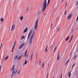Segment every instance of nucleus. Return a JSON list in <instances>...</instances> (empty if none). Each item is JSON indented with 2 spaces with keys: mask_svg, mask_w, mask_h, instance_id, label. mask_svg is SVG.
<instances>
[{
  "mask_svg": "<svg viewBox=\"0 0 78 78\" xmlns=\"http://www.w3.org/2000/svg\"><path fill=\"white\" fill-rule=\"evenodd\" d=\"M35 33H36V30H31L29 32L27 37V40L28 41V39H29V38H30L29 41L30 44H32V42H33V39L34 36L35 35Z\"/></svg>",
  "mask_w": 78,
  "mask_h": 78,
  "instance_id": "obj_1",
  "label": "nucleus"
},
{
  "mask_svg": "<svg viewBox=\"0 0 78 78\" xmlns=\"http://www.w3.org/2000/svg\"><path fill=\"white\" fill-rule=\"evenodd\" d=\"M50 0H48V3H47V0H44V1L42 4V12H41V14H42V13L45 11V10L46 8H47V5H48L49 3H50Z\"/></svg>",
  "mask_w": 78,
  "mask_h": 78,
  "instance_id": "obj_2",
  "label": "nucleus"
},
{
  "mask_svg": "<svg viewBox=\"0 0 78 78\" xmlns=\"http://www.w3.org/2000/svg\"><path fill=\"white\" fill-rule=\"evenodd\" d=\"M38 24V19H37L36 21L35 22V25L34 29L35 30H37V25Z\"/></svg>",
  "mask_w": 78,
  "mask_h": 78,
  "instance_id": "obj_3",
  "label": "nucleus"
},
{
  "mask_svg": "<svg viewBox=\"0 0 78 78\" xmlns=\"http://www.w3.org/2000/svg\"><path fill=\"white\" fill-rule=\"evenodd\" d=\"M72 17V13H70L68 16L67 19V20H69Z\"/></svg>",
  "mask_w": 78,
  "mask_h": 78,
  "instance_id": "obj_4",
  "label": "nucleus"
},
{
  "mask_svg": "<svg viewBox=\"0 0 78 78\" xmlns=\"http://www.w3.org/2000/svg\"><path fill=\"white\" fill-rule=\"evenodd\" d=\"M16 41H15V42L14 43V44L12 46V50L11 51V52L12 53L13 52V50L14 49V48L15 47V46H16Z\"/></svg>",
  "mask_w": 78,
  "mask_h": 78,
  "instance_id": "obj_5",
  "label": "nucleus"
},
{
  "mask_svg": "<svg viewBox=\"0 0 78 78\" xmlns=\"http://www.w3.org/2000/svg\"><path fill=\"white\" fill-rule=\"evenodd\" d=\"M27 50L25 52V54L24 55V57H26L27 58H28V54H27Z\"/></svg>",
  "mask_w": 78,
  "mask_h": 78,
  "instance_id": "obj_6",
  "label": "nucleus"
},
{
  "mask_svg": "<svg viewBox=\"0 0 78 78\" xmlns=\"http://www.w3.org/2000/svg\"><path fill=\"white\" fill-rule=\"evenodd\" d=\"M14 29H15V24H14L12 26V29L11 31H14Z\"/></svg>",
  "mask_w": 78,
  "mask_h": 78,
  "instance_id": "obj_7",
  "label": "nucleus"
},
{
  "mask_svg": "<svg viewBox=\"0 0 78 78\" xmlns=\"http://www.w3.org/2000/svg\"><path fill=\"white\" fill-rule=\"evenodd\" d=\"M24 45H25V43H23L20 46L19 48V49H22V47H23V46H24Z\"/></svg>",
  "mask_w": 78,
  "mask_h": 78,
  "instance_id": "obj_8",
  "label": "nucleus"
},
{
  "mask_svg": "<svg viewBox=\"0 0 78 78\" xmlns=\"http://www.w3.org/2000/svg\"><path fill=\"white\" fill-rule=\"evenodd\" d=\"M59 58H60V57H59V53H58V54L57 60H59Z\"/></svg>",
  "mask_w": 78,
  "mask_h": 78,
  "instance_id": "obj_9",
  "label": "nucleus"
},
{
  "mask_svg": "<svg viewBox=\"0 0 78 78\" xmlns=\"http://www.w3.org/2000/svg\"><path fill=\"white\" fill-rule=\"evenodd\" d=\"M48 48V45H47L46 47V49L45 50V52H47V51H48V49H47V48Z\"/></svg>",
  "mask_w": 78,
  "mask_h": 78,
  "instance_id": "obj_10",
  "label": "nucleus"
},
{
  "mask_svg": "<svg viewBox=\"0 0 78 78\" xmlns=\"http://www.w3.org/2000/svg\"><path fill=\"white\" fill-rule=\"evenodd\" d=\"M73 35L71 37V39L69 41V43H70V42H71V41L72 40V39H73Z\"/></svg>",
  "mask_w": 78,
  "mask_h": 78,
  "instance_id": "obj_11",
  "label": "nucleus"
},
{
  "mask_svg": "<svg viewBox=\"0 0 78 78\" xmlns=\"http://www.w3.org/2000/svg\"><path fill=\"white\" fill-rule=\"evenodd\" d=\"M50 48L52 50L53 49V44H52L51 47Z\"/></svg>",
  "mask_w": 78,
  "mask_h": 78,
  "instance_id": "obj_12",
  "label": "nucleus"
},
{
  "mask_svg": "<svg viewBox=\"0 0 78 78\" xmlns=\"http://www.w3.org/2000/svg\"><path fill=\"white\" fill-rule=\"evenodd\" d=\"M8 58H9V55H8L7 57L5 58L4 61L6 60Z\"/></svg>",
  "mask_w": 78,
  "mask_h": 78,
  "instance_id": "obj_13",
  "label": "nucleus"
},
{
  "mask_svg": "<svg viewBox=\"0 0 78 78\" xmlns=\"http://www.w3.org/2000/svg\"><path fill=\"white\" fill-rule=\"evenodd\" d=\"M18 58V55H16V56H15L14 57V59L15 60H16V59H17V58Z\"/></svg>",
  "mask_w": 78,
  "mask_h": 78,
  "instance_id": "obj_14",
  "label": "nucleus"
},
{
  "mask_svg": "<svg viewBox=\"0 0 78 78\" xmlns=\"http://www.w3.org/2000/svg\"><path fill=\"white\" fill-rule=\"evenodd\" d=\"M37 62V60H35L34 61V63L33 65L34 66L36 64V62Z\"/></svg>",
  "mask_w": 78,
  "mask_h": 78,
  "instance_id": "obj_15",
  "label": "nucleus"
},
{
  "mask_svg": "<svg viewBox=\"0 0 78 78\" xmlns=\"http://www.w3.org/2000/svg\"><path fill=\"white\" fill-rule=\"evenodd\" d=\"M33 53L31 55V56L30 57V61H31V60H32V57H33Z\"/></svg>",
  "mask_w": 78,
  "mask_h": 78,
  "instance_id": "obj_16",
  "label": "nucleus"
},
{
  "mask_svg": "<svg viewBox=\"0 0 78 78\" xmlns=\"http://www.w3.org/2000/svg\"><path fill=\"white\" fill-rule=\"evenodd\" d=\"M3 20H4V19L3 18H1L0 21L2 22H3Z\"/></svg>",
  "mask_w": 78,
  "mask_h": 78,
  "instance_id": "obj_17",
  "label": "nucleus"
},
{
  "mask_svg": "<svg viewBox=\"0 0 78 78\" xmlns=\"http://www.w3.org/2000/svg\"><path fill=\"white\" fill-rule=\"evenodd\" d=\"M69 37H70L69 36L66 38V41H68V40L69 39Z\"/></svg>",
  "mask_w": 78,
  "mask_h": 78,
  "instance_id": "obj_18",
  "label": "nucleus"
},
{
  "mask_svg": "<svg viewBox=\"0 0 78 78\" xmlns=\"http://www.w3.org/2000/svg\"><path fill=\"white\" fill-rule=\"evenodd\" d=\"M27 27H26L25 30H24V32H27Z\"/></svg>",
  "mask_w": 78,
  "mask_h": 78,
  "instance_id": "obj_19",
  "label": "nucleus"
},
{
  "mask_svg": "<svg viewBox=\"0 0 78 78\" xmlns=\"http://www.w3.org/2000/svg\"><path fill=\"white\" fill-rule=\"evenodd\" d=\"M15 67V65H14L12 69H11V70L12 71V70H14V67Z\"/></svg>",
  "mask_w": 78,
  "mask_h": 78,
  "instance_id": "obj_20",
  "label": "nucleus"
},
{
  "mask_svg": "<svg viewBox=\"0 0 78 78\" xmlns=\"http://www.w3.org/2000/svg\"><path fill=\"white\" fill-rule=\"evenodd\" d=\"M22 57V55H20V57H19L18 58V60H20V59H21V57Z\"/></svg>",
  "mask_w": 78,
  "mask_h": 78,
  "instance_id": "obj_21",
  "label": "nucleus"
},
{
  "mask_svg": "<svg viewBox=\"0 0 78 78\" xmlns=\"http://www.w3.org/2000/svg\"><path fill=\"white\" fill-rule=\"evenodd\" d=\"M23 16H22L20 17L21 20H23Z\"/></svg>",
  "mask_w": 78,
  "mask_h": 78,
  "instance_id": "obj_22",
  "label": "nucleus"
},
{
  "mask_svg": "<svg viewBox=\"0 0 78 78\" xmlns=\"http://www.w3.org/2000/svg\"><path fill=\"white\" fill-rule=\"evenodd\" d=\"M71 75V72H69V77H70V75Z\"/></svg>",
  "mask_w": 78,
  "mask_h": 78,
  "instance_id": "obj_23",
  "label": "nucleus"
},
{
  "mask_svg": "<svg viewBox=\"0 0 78 78\" xmlns=\"http://www.w3.org/2000/svg\"><path fill=\"white\" fill-rule=\"evenodd\" d=\"M24 38H25V36H22L21 38V39H23Z\"/></svg>",
  "mask_w": 78,
  "mask_h": 78,
  "instance_id": "obj_24",
  "label": "nucleus"
},
{
  "mask_svg": "<svg viewBox=\"0 0 78 78\" xmlns=\"http://www.w3.org/2000/svg\"><path fill=\"white\" fill-rule=\"evenodd\" d=\"M76 55L74 56L73 58V59L74 60V59H76Z\"/></svg>",
  "mask_w": 78,
  "mask_h": 78,
  "instance_id": "obj_25",
  "label": "nucleus"
},
{
  "mask_svg": "<svg viewBox=\"0 0 78 78\" xmlns=\"http://www.w3.org/2000/svg\"><path fill=\"white\" fill-rule=\"evenodd\" d=\"M69 59L66 62V64H67V63H68V62H69Z\"/></svg>",
  "mask_w": 78,
  "mask_h": 78,
  "instance_id": "obj_26",
  "label": "nucleus"
},
{
  "mask_svg": "<svg viewBox=\"0 0 78 78\" xmlns=\"http://www.w3.org/2000/svg\"><path fill=\"white\" fill-rule=\"evenodd\" d=\"M67 6V2H66V7L65 8H66V7Z\"/></svg>",
  "mask_w": 78,
  "mask_h": 78,
  "instance_id": "obj_27",
  "label": "nucleus"
},
{
  "mask_svg": "<svg viewBox=\"0 0 78 78\" xmlns=\"http://www.w3.org/2000/svg\"><path fill=\"white\" fill-rule=\"evenodd\" d=\"M27 60H26L24 62V64H27Z\"/></svg>",
  "mask_w": 78,
  "mask_h": 78,
  "instance_id": "obj_28",
  "label": "nucleus"
},
{
  "mask_svg": "<svg viewBox=\"0 0 78 78\" xmlns=\"http://www.w3.org/2000/svg\"><path fill=\"white\" fill-rule=\"evenodd\" d=\"M39 65H41V60H40L39 62Z\"/></svg>",
  "mask_w": 78,
  "mask_h": 78,
  "instance_id": "obj_29",
  "label": "nucleus"
},
{
  "mask_svg": "<svg viewBox=\"0 0 78 78\" xmlns=\"http://www.w3.org/2000/svg\"><path fill=\"white\" fill-rule=\"evenodd\" d=\"M67 13V10H66L65 12V15H66V14Z\"/></svg>",
  "mask_w": 78,
  "mask_h": 78,
  "instance_id": "obj_30",
  "label": "nucleus"
},
{
  "mask_svg": "<svg viewBox=\"0 0 78 78\" xmlns=\"http://www.w3.org/2000/svg\"><path fill=\"white\" fill-rule=\"evenodd\" d=\"M56 48H57V47H56L54 50V53H55V51H56Z\"/></svg>",
  "mask_w": 78,
  "mask_h": 78,
  "instance_id": "obj_31",
  "label": "nucleus"
},
{
  "mask_svg": "<svg viewBox=\"0 0 78 78\" xmlns=\"http://www.w3.org/2000/svg\"><path fill=\"white\" fill-rule=\"evenodd\" d=\"M29 9V7H28L26 9V11H28Z\"/></svg>",
  "mask_w": 78,
  "mask_h": 78,
  "instance_id": "obj_32",
  "label": "nucleus"
},
{
  "mask_svg": "<svg viewBox=\"0 0 78 78\" xmlns=\"http://www.w3.org/2000/svg\"><path fill=\"white\" fill-rule=\"evenodd\" d=\"M44 63L43 64L42 68H44Z\"/></svg>",
  "mask_w": 78,
  "mask_h": 78,
  "instance_id": "obj_33",
  "label": "nucleus"
},
{
  "mask_svg": "<svg viewBox=\"0 0 78 78\" xmlns=\"http://www.w3.org/2000/svg\"><path fill=\"white\" fill-rule=\"evenodd\" d=\"M1 69H2V66H0V71H1Z\"/></svg>",
  "mask_w": 78,
  "mask_h": 78,
  "instance_id": "obj_34",
  "label": "nucleus"
},
{
  "mask_svg": "<svg viewBox=\"0 0 78 78\" xmlns=\"http://www.w3.org/2000/svg\"><path fill=\"white\" fill-rule=\"evenodd\" d=\"M20 71H19L18 72V73H17V75H18V74H19V73H20Z\"/></svg>",
  "mask_w": 78,
  "mask_h": 78,
  "instance_id": "obj_35",
  "label": "nucleus"
},
{
  "mask_svg": "<svg viewBox=\"0 0 78 78\" xmlns=\"http://www.w3.org/2000/svg\"><path fill=\"white\" fill-rule=\"evenodd\" d=\"M62 73L61 76H60V78H62Z\"/></svg>",
  "mask_w": 78,
  "mask_h": 78,
  "instance_id": "obj_36",
  "label": "nucleus"
},
{
  "mask_svg": "<svg viewBox=\"0 0 78 78\" xmlns=\"http://www.w3.org/2000/svg\"><path fill=\"white\" fill-rule=\"evenodd\" d=\"M52 25H53V23H51V27H50V28H51V27H52Z\"/></svg>",
  "mask_w": 78,
  "mask_h": 78,
  "instance_id": "obj_37",
  "label": "nucleus"
},
{
  "mask_svg": "<svg viewBox=\"0 0 78 78\" xmlns=\"http://www.w3.org/2000/svg\"><path fill=\"white\" fill-rule=\"evenodd\" d=\"M64 52L66 53V50H65L64 51Z\"/></svg>",
  "mask_w": 78,
  "mask_h": 78,
  "instance_id": "obj_38",
  "label": "nucleus"
},
{
  "mask_svg": "<svg viewBox=\"0 0 78 78\" xmlns=\"http://www.w3.org/2000/svg\"><path fill=\"white\" fill-rule=\"evenodd\" d=\"M48 73H47V78H48Z\"/></svg>",
  "mask_w": 78,
  "mask_h": 78,
  "instance_id": "obj_39",
  "label": "nucleus"
},
{
  "mask_svg": "<svg viewBox=\"0 0 78 78\" xmlns=\"http://www.w3.org/2000/svg\"><path fill=\"white\" fill-rule=\"evenodd\" d=\"M12 73H15V71H13Z\"/></svg>",
  "mask_w": 78,
  "mask_h": 78,
  "instance_id": "obj_40",
  "label": "nucleus"
},
{
  "mask_svg": "<svg viewBox=\"0 0 78 78\" xmlns=\"http://www.w3.org/2000/svg\"><path fill=\"white\" fill-rule=\"evenodd\" d=\"M76 6H78V2H77L76 3Z\"/></svg>",
  "mask_w": 78,
  "mask_h": 78,
  "instance_id": "obj_41",
  "label": "nucleus"
},
{
  "mask_svg": "<svg viewBox=\"0 0 78 78\" xmlns=\"http://www.w3.org/2000/svg\"><path fill=\"white\" fill-rule=\"evenodd\" d=\"M14 75V74L12 73V76H11V77H12V76H13Z\"/></svg>",
  "mask_w": 78,
  "mask_h": 78,
  "instance_id": "obj_42",
  "label": "nucleus"
},
{
  "mask_svg": "<svg viewBox=\"0 0 78 78\" xmlns=\"http://www.w3.org/2000/svg\"><path fill=\"white\" fill-rule=\"evenodd\" d=\"M76 64V63H74V64L73 65V66H75Z\"/></svg>",
  "mask_w": 78,
  "mask_h": 78,
  "instance_id": "obj_43",
  "label": "nucleus"
},
{
  "mask_svg": "<svg viewBox=\"0 0 78 78\" xmlns=\"http://www.w3.org/2000/svg\"><path fill=\"white\" fill-rule=\"evenodd\" d=\"M49 65H50V63H48V67H49Z\"/></svg>",
  "mask_w": 78,
  "mask_h": 78,
  "instance_id": "obj_44",
  "label": "nucleus"
},
{
  "mask_svg": "<svg viewBox=\"0 0 78 78\" xmlns=\"http://www.w3.org/2000/svg\"><path fill=\"white\" fill-rule=\"evenodd\" d=\"M73 67H74V66H73L72 67V69H73Z\"/></svg>",
  "mask_w": 78,
  "mask_h": 78,
  "instance_id": "obj_45",
  "label": "nucleus"
},
{
  "mask_svg": "<svg viewBox=\"0 0 78 78\" xmlns=\"http://www.w3.org/2000/svg\"><path fill=\"white\" fill-rule=\"evenodd\" d=\"M59 28L57 30V31H58V30H59Z\"/></svg>",
  "mask_w": 78,
  "mask_h": 78,
  "instance_id": "obj_46",
  "label": "nucleus"
},
{
  "mask_svg": "<svg viewBox=\"0 0 78 78\" xmlns=\"http://www.w3.org/2000/svg\"><path fill=\"white\" fill-rule=\"evenodd\" d=\"M18 71V69H17V70H16V72H17Z\"/></svg>",
  "mask_w": 78,
  "mask_h": 78,
  "instance_id": "obj_47",
  "label": "nucleus"
},
{
  "mask_svg": "<svg viewBox=\"0 0 78 78\" xmlns=\"http://www.w3.org/2000/svg\"><path fill=\"white\" fill-rule=\"evenodd\" d=\"M72 54V52H71V53L70 54V55H69V56H70V55H71V54Z\"/></svg>",
  "mask_w": 78,
  "mask_h": 78,
  "instance_id": "obj_48",
  "label": "nucleus"
},
{
  "mask_svg": "<svg viewBox=\"0 0 78 78\" xmlns=\"http://www.w3.org/2000/svg\"><path fill=\"white\" fill-rule=\"evenodd\" d=\"M16 73H17V72H16V71L15 72V74H16Z\"/></svg>",
  "mask_w": 78,
  "mask_h": 78,
  "instance_id": "obj_49",
  "label": "nucleus"
},
{
  "mask_svg": "<svg viewBox=\"0 0 78 78\" xmlns=\"http://www.w3.org/2000/svg\"><path fill=\"white\" fill-rule=\"evenodd\" d=\"M36 56H37V54H36Z\"/></svg>",
  "mask_w": 78,
  "mask_h": 78,
  "instance_id": "obj_50",
  "label": "nucleus"
},
{
  "mask_svg": "<svg viewBox=\"0 0 78 78\" xmlns=\"http://www.w3.org/2000/svg\"><path fill=\"white\" fill-rule=\"evenodd\" d=\"M63 1H64V0H62V2H63Z\"/></svg>",
  "mask_w": 78,
  "mask_h": 78,
  "instance_id": "obj_51",
  "label": "nucleus"
},
{
  "mask_svg": "<svg viewBox=\"0 0 78 78\" xmlns=\"http://www.w3.org/2000/svg\"><path fill=\"white\" fill-rule=\"evenodd\" d=\"M58 27V25L57 27L56 28H57Z\"/></svg>",
  "mask_w": 78,
  "mask_h": 78,
  "instance_id": "obj_52",
  "label": "nucleus"
},
{
  "mask_svg": "<svg viewBox=\"0 0 78 78\" xmlns=\"http://www.w3.org/2000/svg\"><path fill=\"white\" fill-rule=\"evenodd\" d=\"M36 59H37V56H36Z\"/></svg>",
  "mask_w": 78,
  "mask_h": 78,
  "instance_id": "obj_53",
  "label": "nucleus"
},
{
  "mask_svg": "<svg viewBox=\"0 0 78 78\" xmlns=\"http://www.w3.org/2000/svg\"><path fill=\"white\" fill-rule=\"evenodd\" d=\"M38 14L39 15H40V14H39V12L38 13Z\"/></svg>",
  "mask_w": 78,
  "mask_h": 78,
  "instance_id": "obj_54",
  "label": "nucleus"
},
{
  "mask_svg": "<svg viewBox=\"0 0 78 78\" xmlns=\"http://www.w3.org/2000/svg\"><path fill=\"white\" fill-rule=\"evenodd\" d=\"M44 15H46V14L45 13H44Z\"/></svg>",
  "mask_w": 78,
  "mask_h": 78,
  "instance_id": "obj_55",
  "label": "nucleus"
},
{
  "mask_svg": "<svg viewBox=\"0 0 78 78\" xmlns=\"http://www.w3.org/2000/svg\"><path fill=\"white\" fill-rule=\"evenodd\" d=\"M25 65V64H23V66H24V65Z\"/></svg>",
  "mask_w": 78,
  "mask_h": 78,
  "instance_id": "obj_56",
  "label": "nucleus"
},
{
  "mask_svg": "<svg viewBox=\"0 0 78 78\" xmlns=\"http://www.w3.org/2000/svg\"><path fill=\"white\" fill-rule=\"evenodd\" d=\"M73 31V29H72Z\"/></svg>",
  "mask_w": 78,
  "mask_h": 78,
  "instance_id": "obj_57",
  "label": "nucleus"
},
{
  "mask_svg": "<svg viewBox=\"0 0 78 78\" xmlns=\"http://www.w3.org/2000/svg\"><path fill=\"white\" fill-rule=\"evenodd\" d=\"M43 14V15L44 14V13H43V14Z\"/></svg>",
  "mask_w": 78,
  "mask_h": 78,
  "instance_id": "obj_58",
  "label": "nucleus"
},
{
  "mask_svg": "<svg viewBox=\"0 0 78 78\" xmlns=\"http://www.w3.org/2000/svg\"><path fill=\"white\" fill-rule=\"evenodd\" d=\"M53 78H54V77H53Z\"/></svg>",
  "mask_w": 78,
  "mask_h": 78,
  "instance_id": "obj_59",
  "label": "nucleus"
}]
</instances>
